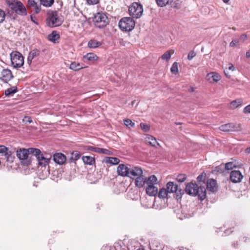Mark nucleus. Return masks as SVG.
<instances>
[{
    "label": "nucleus",
    "mask_w": 250,
    "mask_h": 250,
    "mask_svg": "<svg viewBox=\"0 0 250 250\" xmlns=\"http://www.w3.org/2000/svg\"><path fill=\"white\" fill-rule=\"evenodd\" d=\"M169 192L165 188H162L160 189L159 191H158V197L160 198H166L167 196V194Z\"/></svg>",
    "instance_id": "28"
},
{
    "label": "nucleus",
    "mask_w": 250,
    "mask_h": 250,
    "mask_svg": "<svg viewBox=\"0 0 250 250\" xmlns=\"http://www.w3.org/2000/svg\"><path fill=\"white\" fill-rule=\"evenodd\" d=\"M8 150V148L5 146L3 145L0 146V153H3L5 155Z\"/></svg>",
    "instance_id": "45"
},
{
    "label": "nucleus",
    "mask_w": 250,
    "mask_h": 250,
    "mask_svg": "<svg viewBox=\"0 0 250 250\" xmlns=\"http://www.w3.org/2000/svg\"><path fill=\"white\" fill-rule=\"evenodd\" d=\"M144 250V249H138V250Z\"/></svg>",
    "instance_id": "61"
},
{
    "label": "nucleus",
    "mask_w": 250,
    "mask_h": 250,
    "mask_svg": "<svg viewBox=\"0 0 250 250\" xmlns=\"http://www.w3.org/2000/svg\"><path fill=\"white\" fill-rule=\"evenodd\" d=\"M207 188L211 192H215L217 190L216 181L213 179H209L207 181Z\"/></svg>",
    "instance_id": "21"
},
{
    "label": "nucleus",
    "mask_w": 250,
    "mask_h": 250,
    "mask_svg": "<svg viewBox=\"0 0 250 250\" xmlns=\"http://www.w3.org/2000/svg\"><path fill=\"white\" fill-rule=\"evenodd\" d=\"M83 68V66L79 63L72 62L70 65V68L72 70L77 71Z\"/></svg>",
    "instance_id": "30"
},
{
    "label": "nucleus",
    "mask_w": 250,
    "mask_h": 250,
    "mask_svg": "<svg viewBox=\"0 0 250 250\" xmlns=\"http://www.w3.org/2000/svg\"><path fill=\"white\" fill-rule=\"evenodd\" d=\"M106 163L110 164L111 165H117L120 163V160L117 157H106L104 159Z\"/></svg>",
    "instance_id": "26"
},
{
    "label": "nucleus",
    "mask_w": 250,
    "mask_h": 250,
    "mask_svg": "<svg viewBox=\"0 0 250 250\" xmlns=\"http://www.w3.org/2000/svg\"><path fill=\"white\" fill-rule=\"evenodd\" d=\"M157 4L161 7L166 6L169 2V0H156Z\"/></svg>",
    "instance_id": "38"
},
{
    "label": "nucleus",
    "mask_w": 250,
    "mask_h": 250,
    "mask_svg": "<svg viewBox=\"0 0 250 250\" xmlns=\"http://www.w3.org/2000/svg\"><path fill=\"white\" fill-rule=\"evenodd\" d=\"M28 4L30 8L32 9V10L36 14H38L41 10V3L36 1L35 0H28Z\"/></svg>",
    "instance_id": "14"
},
{
    "label": "nucleus",
    "mask_w": 250,
    "mask_h": 250,
    "mask_svg": "<svg viewBox=\"0 0 250 250\" xmlns=\"http://www.w3.org/2000/svg\"><path fill=\"white\" fill-rule=\"evenodd\" d=\"M6 158V161L10 162H12L14 159V157L12 156V153L10 151H7L4 155Z\"/></svg>",
    "instance_id": "37"
},
{
    "label": "nucleus",
    "mask_w": 250,
    "mask_h": 250,
    "mask_svg": "<svg viewBox=\"0 0 250 250\" xmlns=\"http://www.w3.org/2000/svg\"><path fill=\"white\" fill-rule=\"evenodd\" d=\"M1 80L2 81L7 83L10 81L13 78L12 72L8 69H4L2 70L1 73Z\"/></svg>",
    "instance_id": "16"
},
{
    "label": "nucleus",
    "mask_w": 250,
    "mask_h": 250,
    "mask_svg": "<svg viewBox=\"0 0 250 250\" xmlns=\"http://www.w3.org/2000/svg\"><path fill=\"white\" fill-rule=\"evenodd\" d=\"M167 189L169 193H174L177 191L178 186L173 182H169L167 184Z\"/></svg>",
    "instance_id": "23"
},
{
    "label": "nucleus",
    "mask_w": 250,
    "mask_h": 250,
    "mask_svg": "<svg viewBox=\"0 0 250 250\" xmlns=\"http://www.w3.org/2000/svg\"><path fill=\"white\" fill-rule=\"evenodd\" d=\"M53 160L57 164L62 165L66 161V156L62 153H57L53 155Z\"/></svg>",
    "instance_id": "20"
},
{
    "label": "nucleus",
    "mask_w": 250,
    "mask_h": 250,
    "mask_svg": "<svg viewBox=\"0 0 250 250\" xmlns=\"http://www.w3.org/2000/svg\"><path fill=\"white\" fill-rule=\"evenodd\" d=\"M157 178L154 175L149 176L146 188V194L150 196H155L158 193V188L155 186L157 184Z\"/></svg>",
    "instance_id": "5"
},
{
    "label": "nucleus",
    "mask_w": 250,
    "mask_h": 250,
    "mask_svg": "<svg viewBox=\"0 0 250 250\" xmlns=\"http://www.w3.org/2000/svg\"><path fill=\"white\" fill-rule=\"evenodd\" d=\"M208 76H211L213 82H217L221 79L220 76L218 73H214V72L210 73L208 74Z\"/></svg>",
    "instance_id": "31"
},
{
    "label": "nucleus",
    "mask_w": 250,
    "mask_h": 250,
    "mask_svg": "<svg viewBox=\"0 0 250 250\" xmlns=\"http://www.w3.org/2000/svg\"><path fill=\"white\" fill-rule=\"evenodd\" d=\"M34 155L37 158L38 165L42 167H45L46 166L48 165L51 159V155L47 154H43L42 153L41 150L39 154Z\"/></svg>",
    "instance_id": "10"
},
{
    "label": "nucleus",
    "mask_w": 250,
    "mask_h": 250,
    "mask_svg": "<svg viewBox=\"0 0 250 250\" xmlns=\"http://www.w3.org/2000/svg\"><path fill=\"white\" fill-rule=\"evenodd\" d=\"M235 167H236V166L232 162H229L225 164V168L227 170H231L233 168H235Z\"/></svg>",
    "instance_id": "36"
},
{
    "label": "nucleus",
    "mask_w": 250,
    "mask_h": 250,
    "mask_svg": "<svg viewBox=\"0 0 250 250\" xmlns=\"http://www.w3.org/2000/svg\"><path fill=\"white\" fill-rule=\"evenodd\" d=\"M171 58V54L169 51H166L163 55L161 56V59L164 60L168 61Z\"/></svg>",
    "instance_id": "40"
},
{
    "label": "nucleus",
    "mask_w": 250,
    "mask_h": 250,
    "mask_svg": "<svg viewBox=\"0 0 250 250\" xmlns=\"http://www.w3.org/2000/svg\"><path fill=\"white\" fill-rule=\"evenodd\" d=\"M84 60H87L90 61H94L97 60L98 57L96 55L92 53H87L83 57Z\"/></svg>",
    "instance_id": "29"
},
{
    "label": "nucleus",
    "mask_w": 250,
    "mask_h": 250,
    "mask_svg": "<svg viewBox=\"0 0 250 250\" xmlns=\"http://www.w3.org/2000/svg\"><path fill=\"white\" fill-rule=\"evenodd\" d=\"M124 122V124L127 127H133L135 125V124L128 119H125Z\"/></svg>",
    "instance_id": "39"
},
{
    "label": "nucleus",
    "mask_w": 250,
    "mask_h": 250,
    "mask_svg": "<svg viewBox=\"0 0 250 250\" xmlns=\"http://www.w3.org/2000/svg\"><path fill=\"white\" fill-rule=\"evenodd\" d=\"M101 154H105L107 155H111L112 152L108 149L101 148Z\"/></svg>",
    "instance_id": "46"
},
{
    "label": "nucleus",
    "mask_w": 250,
    "mask_h": 250,
    "mask_svg": "<svg viewBox=\"0 0 250 250\" xmlns=\"http://www.w3.org/2000/svg\"><path fill=\"white\" fill-rule=\"evenodd\" d=\"M225 3H228L229 0H222Z\"/></svg>",
    "instance_id": "60"
},
{
    "label": "nucleus",
    "mask_w": 250,
    "mask_h": 250,
    "mask_svg": "<svg viewBox=\"0 0 250 250\" xmlns=\"http://www.w3.org/2000/svg\"><path fill=\"white\" fill-rule=\"evenodd\" d=\"M11 65L15 68L21 67L24 64V58L18 51H12L10 54Z\"/></svg>",
    "instance_id": "7"
},
{
    "label": "nucleus",
    "mask_w": 250,
    "mask_h": 250,
    "mask_svg": "<svg viewBox=\"0 0 250 250\" xmlns=\"http://www.w3.org/2000/svg\"><path fill=\"white\" fill-rule=\"evenodd\" d=\"M130 168L127 165L121 164H119L117 168V172L118 174L122 177L129 176V172Z\"/></svg>",
    "instance_id": "11"
},
{
    "label": "nucleus",
    "mask_w": 250,
    "mask_h": 250,
    "mask_svg": "<svg viewBox=\"0 0 250 250\" xmlns=\"http://www.w3.org/2000/svg\"><path fill=\"white\" fill-rule=\"evenodd\" d=\"M72 155L74 156V159L75 161L78 160L80 158V156H81L80 154L79 153H73Z\"/></svg>",
    "instance_id": "51"
},
{
    "label": "nucleus",
    "mask_w": 250,
    "mask_h": 250,
    "mask_svg": "<svg viewBox=\"0 0 250 250\" xmlns=\"http://www.w3.org/2000/svg\"><path fill=\"white\" fill-rule=\"evenodd\" d=\"M246 152L248 153H250V146L249 147H248L246 150Z\"/></svg>",
    "instance_id": "59"
},
{
    "label": "nucleus",
    "mask_w": 250,
    "mask_h": 250,
    "mask_svg": "<svg viewBox=\"0 0 250 250\" xmlns=\"http://www.w3.org/2000/svg\"><path fill=\"white\" fill-rule=\"evenodd\" d=\"M243 104V100L241 99H237L231 101L229 104V108L231 109H235Z\"/></svg>",
    "instance_id": "22"
},
{
    "label": "nucleus",
    "mask_w": 250,
    "mask_h": 250,
    "mask_svg": "<svg viewBox=\"0 0 250 250\" xmlns=\"http://www.w3.org/2000/svg\"><path fill=\"white\" fill-rule=\"evenodd\" d=\"M82 159L84 163L86 165H93L95 162V158L90 156H83Z\"/></svg>",
    "instance_id": "24"
},
{
    "label": "nucleus",
    "mask_w": 250,
    "mask_h": 250,
    "mask_svg": "<svg viewBox=\"0 0 250 250\" xmlns=\"http://www.w3.org/2000/svg\"><path fill=\"white\" fill-rule=\"evenodd\" d=\"M205 178H206V174L204 173H203L202 174L199 175L197 178V182L199 183H200L201 182H203L204 183H205Z\"/></svg>",
    "instance_id": "44"
},
{
    "label": "nucleus",
    "mask_w": 250,
    "mask_h": 250,
    "mask_svg": "<svg viewBox=\"0 0 250 250\" xmlns=\"http://www.w3.org/2000/svg\"><path fill=\"white\" fill-rule=\"evenodd\" d=\"M88 4L94 5L99 3V0H86Z\"/></svg>",
    "instance_id": "49"
},
{
    "label": "nucleus",
    "mask_w": 250,
    "mask_h": 250,
    "mask_svg": "<svg viewBox=\"0 0 250 250\" xmlns=\"http://www.w3.org/2000/svg\"><path fill=\"white\" fill-rule=\"evenodd\" d=\"M6 14L5 11L0 8V23H2L5 19Z\"/></svg>",
    "instance_id": "42"
},
{
    "label": "nucleus",
    "mask_w": 250,
    "mask_h": 250,
    "mask_svg": "<svg viewBox=\"0 0 250 250\" xmlns=\"http://www.w3.org/2000/svg\"><path fill=\"white\" fill-rule=\"evenodd\" d=\"M238 43V41L237 40H233L229 43V46L231 47L235 46Z\"/></svg>",
    "instance_id": "50"
},
{
    "label": "nucleus",
    "mask_w": 250,
    "mask_h": 250,
    "mask_svg": "<svg viewBox=\"0 0 250 250\" xmlns=\"http://www.w3.org/2000/svg\"><path fill=\"white\" fill-rule=\"evenodd\" d=\"M170 71L173 74H177L178 73V66L177 62H175L173 63L170 68Z\"/></svg>",
    "instance_id": "34"
},
{
    "label": "nucleus",
    "mask_w": 250,
    "mask_h": 250,
    "mask_svg": "<svg viewBox=\"0 0 250 250\" xmlns=\"http://www.w3.org/2000/svg\"><path fill=\"white\" fill-rule=\"evenodd\" d=\"M240 39L242 41H245L247 39V35L245 34H243L240 36Z\"/></svg>",
    "instance_id": "53"
},
{
    "label": "nucleus",
    "mask_w": 250,
    "mask_h": 250,
    "mask_svg": "<svg viewBox=\"0 0 250 250\" xmlns=\"http://www.w3.org/2000/svg\"><path fill=\"white\" fill-rule=\"evenodd\" d=\"M135 22L133 18L130 17H124L121 19L119 22L120 28L125 32L132 30L135 26Z\"/></svg>",
    "instance_id": "6"
},
{
    "label": "nucleus",
    "mask_w": 250,
    "mask_h": 250,
    "mask_svg": "<svg viewBox=\"0 0 250 250\" xmlns=\"http://www.w3.org/2000/svg\"><path fill=\"white\" fill-rule=\"evenodd\" d=\"M215 171H216V172H217L218 173H222L224 172V169H223V168H222L220 167H218L215 168Z\"/></svg>",
    "instance_id": "54"
},
{
    "label": "nucleus",
    "mask_w": 250,
    "mask_h": 250,
    "mask_svg": "<svg viewBox=\"0 0 250 250\" xmlns=\"http://www.w3.org/2000/svg\"><path fill=\"white\" fill-rule=\"evenodd\" d=\"M47 38L49 41L56 42L59 39L60 35L57 33V31H54L48 35Z\"/></svg>",
    "instance_id": "25"
},
{
    "label": "nucleus",
    "mask_w": 250,
    "mask_h": 250,
    "mask_svg": "<svg viewBox=\"0 0 250 250\" xmlns=\"http://www.w3.org/2000/svg\"><path fill=\"white\" fill-rule=\"evenodd\" d=\"M186 192L193 196H197L199 199L203 201L206 197V189L204 186H199L196 184L188 183L185 188Z\"/></svg>",
    "instance_id": "2"
},
{
    "label": "nucleus",
    "mask_w": 250,
    "mask_h": 250,
    "mask_svg": "<svg viewBox=\"0 0 250 250\" xmlns=\"http://www.w3.org/2000/svg\"><path fill=\"white\" fill-rule=\"evenodd\" d=\"M228 69L231 71H234L235 69L232 63H230L229 64Z\"/></svg>",
    "instance_id": "55"
},
{
    "label": "nucleus",
    "mask_w": 250,
    "mask_h": 250,
    "mask_svg": "<svg viewBox=\"0 0 250 250\" xmlns=\"http://www.w3.org/2000/svg\"><path fill=\"white\" fill-rule=\"evenodd\" d=\"M220 130L224 132L235 131L237 130V127L233 123H228L221 125L219 127Z\"/></svg>",
    "instance_id": "19"
},
{
    "label": "nucleus",
    "mask_w": 250,
    "mask_h": 250,
    "mask_svg": "<svg viewBox=\"0 0 250 250\" xmlns=\"http://www.w3.org/2000/svg\"><path fill=\"white\" fill-rule=\"evenodd\" d=\"M243 178L241 172L239 170H232L230 174V180L234 183H240Z\"/></svg>",
    "instance_id": "13"
},
{
    "label": "nucleus",
    "mask_w": 250,
    "mask_h": 250,
    "mask_svg": "<svg viewBox=\"0 0 250 250\" xmlns=\"http://www.w3.org/2000/svg\"><path fill=\"white\" fill-rule=\"evenodd\" d=\"M17 91V88L16 87H12L9 88L5 90V95L6 96L10 95L11 94H14L16 93Z\"/></svg>",
    "instance_id": "33"
},
{
    "label": "nucleus",
    "mask_w": 250,
    "mask_h": 250,
    "mask_svg": "<svg viewBox=\"0 0 250 250\" xmlns=\"http://www.w3.org/2000/svg\"><path fill=\"white\" fill-rule=\"evenodd\" d=\"M140 127L145 132H147L150 129L149 126L148 125L143 123H141L140 124Z\"/></svg>",
    "instance_id": "43"
},
{
    "label": "nucleus",
    "mask_w": 250,
    "mask_h": 250,
    "mask_svg": "<svg viewBox=\"0 0 250 250\" xmlns=\"http://www.w3.org/2000/svg\"><path fill=\"white\" fill-rule=\"evenodd\" d=\"M143 170L141 167H132L131 168H130L128 174L129 175L128 177L133 179L143 174Z\"/></svg>",
    "instance_id": "12"
},
{
    "label": "nucleus",
    "mask_w": 250,
    "mask_h": 250,
    "mask_svg": "<svg viewBox=\"0 0 250 250\" xmlns=\"http://www.w3.org/2000/svg\"><path fill=\"white\" fill-rule=\"evenodd\" d=\"M147 178L143 174L135 178L134 182L135 186L139 188L144 187L145 184H147Z\"/></svg>",
    "instance_id": "15"
},
{
    "label": "nucleus",
    "mask_w": 250,
    "mask_h": 250,
    "mask_svg": "<svg viewBox=\"0 0 250 250\" xmlns=\"http://www.w3.org/2000/svg\"><path fill=\"white\" fill-rule=\"evenodd\" d=\"M41 3L44 6L50 7L54 3V0H40Z\"/></svg>",
    "instance_id": "32"
},
{
    "label": "nucleus",
    "mask_w": 250,
    "mask_h": 250,
    "mask_svg": "<svg viewBox=\"0 0 250 250\" xmlns=\"http://www.w3.org/2000/svg\"><path fill=\"white\" fill-rule=\"evenodd\" d=\"M128 11L132 18H139L142 15L143 12V6L138 2H133L129 7Z\"/></svg>",
    "instance_id": "9"
},
{
    "label": "nucleus",
    "mask_w": 250,
    "mask_h": 250,
    "mask_svg": "<svg viewBox=\"0 0 250 250\" xmlns=\"http://www.w3.org/2000/svg\"><path fill=\"white\" fill-rule=\"evenodd\" d=\"M40 51L38 49H33L29 52L27 60V63L29 65H31L33 60L38 58L40 54Z\"/></svg>",
    "instance_id": "18"
},
{
    "label": "nucleus",
    "mask_w": 250,
    "mask_h": 250,
    "mask_svg": "<svg viewBox=\"0 0 250 250\" xmlns=\"http://www.w3.org/2000/svg\"><path fill=\"white\" fill-rule=\"evenodd\" d=\"M93 21L95 26L99 28H104L108 23V18L104 13H97Z\"/></svg>",
    "instance_id": "8"
},
{
    "label": "nucleus",
    "mask_w": 250,
    "mask_h": 250,
    "mask_svg": "<svg viewBox=\"0 0 250 250\" xmlns=\"http://www.w3.org/2000/svg\"><path fill=\"white\" fill-rule=\"evenodd\" d=\"M8 7L15 13L21 16H26L27 10L23 3L19 0H5Z\"/></svg>",
    "instance_id": "3"
},
{
    "label": "nucleus",
    "mask_w": 250,
    "mask_h": 250,
    "mask_svg": "<svg viewBox=\"0 0 250 250\" xmlns=\"http://www.w3.org/2000/svg\"><path fill=\"white\" fill-rule=\"evenodd\" d=\"M102 45V43L95 40H91L88 42V47L90 48H95Z\"/></svg>",
    "instance_id": "27"
},
{
    "label": "nucleus",
    "mask_w": 250,
    "mask_h": 250,
    "mask_svg": "<svg viewBox=\"0 0 250 250\" xmlns=\"http://www.w3.org/2000/svg\"><path fill=\"white\" fill-rule=\"evenodd\" d=\"M40 149L36 148H22L17 150V156L21 160L23 165L28 166L30 164L31 160L29 157V154L38 155Z\"/></svg>",
    "instance_id": "1"
},
{
    "label": "nucleus",
    "mask_w": 250,
    "mask_h": 250,
    "mask_svg": "<svg viewBox=\"0 0 250 250\" xmlns=\"http://www.w3.org/2000/svg\"><path fill=\"white\" fill-rule=\"evenodd\" d=\"M246 56L248 58H250V53L249 52H247L246 53Z\"/></svg>",
    "instance_id": "58"
},
{
    "label": "nucleus",
    "mask_w": 250,
    "mask_h": 250,
    "mask_svg": "<svg viewBox=\"0 0 250 250\" xmlns=\"http://www.w3.org/2000/svg\"><path fill=\"white\" fill-rule=\"evenodd\" d=\"M224 73H225V75H226L227 77H228V78H230V75H228V70H227V69H225V70H224Z\"/></svg>",
    "instance_id": "56"
},
{
    "label": "nucleus",
    "mask_w": 250,
    "mask_h": 250,
    "mask_svg": "<svg viewBox=\"0 0 250 250\" xmlns=\"http://www.w3.org/2000/svg\"><path fill=\"white\" fill-rule=\"evenodd\" d=\"M47 16L46 23L50 27L59 26L63 22V20L60 17L57 11H49Z\"/></svg>",
    "instance_id": "4"
},
{
    "label": "nucleus",
    "mask_w": 250,
    "mask_h": 250,
    "mask_svg": "<svg viewBox=\"0 0 250 250\" xmlns=\"http://www.w3.org/2000/svg\"><path fill=\"white\" fill-rule=\"evenodd\" d=\"M30 18H31V21L34 22V23H35L36 24H37V22L34 20L33 19V17L32 16V15H31L30 16Z\"/></svg>",
    "instance_id": "57"
},
{
    "label": "nucleus",
    "mask_w": 250,
    "mask_h": 250,
    "mask_svg": "<svg viewBox=\"0 0 250 250\" xmlns=\"http://www.w3.org/2000/svg\"><path fill=\"white\" fill-rule=\"evenodd\" d=\"M85 149L93 152H95L98 153H100L101 148L94 147L92 146H86L85 147Z\"/></svg>",
    "instance_id": "35"
},
{
    "label": "nucleus",
    "mask_w": 250,
    "mask_h": 250,
    "mask_svg": "<svg viewBox=\"0 0 250 250\" xmlns=\"http://www.w3.org/2000/svg\"><path fill=\"white\" fill-rule=\"evenodd\" d=\"M187 179V176L184 174H181L177 176V180L180 183L184 182Z\"/></svg>",
    "instance_id": "41"
},
{
    "label": "nucleus",
    "mask_w": 250,
    "mask_h": 250,
    "mask_svg": "<svg viewBox=\"0 0 250 250\" xmlns=\"http://www.w3.org/2000/svg\"><path fill=\"white\" fill-rule=\"evenodd\" d=\"M23 121L28 122L29 123H32L33 122V121L31 117H25L24 119H23Z\"/></svg>",
    "instance_id": "52"
},
{
    "label": "nucleus",
    "mask_w": 250,
    "mask_h": 250,
    "mask_svg": "<svg viewBox=\"0 0 250 250\" xmlns=\"http://www.w3.org/2000/svg\"><path fill=\"white\" fill-rule=\"evenodd\" d=\"M243 112L245 114H250V104L244 108Z\"/></svg>",
    "instance_id": "48"
},
{
    "label": "nucleus",
    "mask_w": 250,
    "mask_h": 250,
    "mask_svg": "<svg viewBox=\"0 0 250 250\" xmlns=\"http://www.w3.org/2000/svg\"><path fill=\"white\" fill-rule=\"evenodd\" d=\"M146 141L151 146L155 148H160L161 146L158 142L156 138L153 136L147 134L145 138Z\"/></svg>",
    "instance_id": "17"
},
{
    "label": "nucleus",
    "mask_w": 250,
    "mask_h": 250,
    "mask_svg": "<svg viewBox=\"0 0 250 250\" xmlns=\"http://www.w3.org/2000/svg\"><path fill=\"white\" fill-rule=\"evenodd\" d=\"M195 55L196 54L193 51H190L188 55V60H191Z\"/></svg>",
    "instance_id": "47"
}]
</instances>
